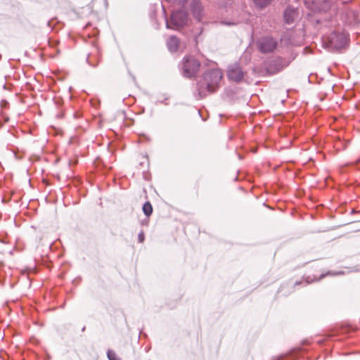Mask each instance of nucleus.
Returning a JSON list of instances; mask_svg holds the SVG:
<instances>
[{
  "label": "nucleus",
  "instance_id": "nucleus-1",
  "mask_svg": "<svg viewBox=\"0 0 360 360\" xmlns=\"http://www.w3.org/2000/svg\"><path fill=\"white\" fill-rule=\"evenodd\" d=\"M222 79V72L218 69H212L207 71L196 84L195 97L200 100L204 98L209 93L214 92L219 87Z\"/></svg>",
  "mask_w": 360,
  "mask_h": 360
},
{
  "label": "nucleus",
  "instance_id": "nucleus-14",
  "mask_svg": "<svg viewBox=\"0 0 360 360\" xmlns=\"http://www.w3.org/2000/svg\"><path fill=\"white\" fill-rule=\"evenodd\" d=\"M145 239V236L143 231H141L138 235V240L139 243H143Z\"/></svg>",
  "mask_w": 360,
  "mask_h": 360
},
{
  "label": "nucleus",
  "instance_id": "nucleus-12",
  "mask_svg": "<svg viewBox=\"0 0 360 360\" xmlns=\"http://www.w3.org/2000/svg\"><path fill=\"white\" fill-rule=\"evenodd\" d=\"M108 358L109 360H120L116 355V354L111 351V350H109L108 352Z\"/></svg>",
  "mask_w": 360,
  "mask_h": 360
},
{
  "label": "nucleus",
  "instance_id": "nucleus-18",
  "mask_svg": "<svg viewBox=\"0 0 360 360\" xmlns=\"http://www.w3.org/2000/svg\"><path fill=\"white\" fill-rule=\"evenodd\" d=\"M301 283H302V281H296V282L295 283V285H300V284H301Z\"/></svg>",
  "mask_w": 360,
  "mask_h": 360
},
{
  "label": "nucleus",
  "instance_id": "nucleus-3",
  "mask_svg": "<svg viewBox=\"0 0 360 360\" xmlns=\"http://www.w3.org/2000/svg\"><path fill=\"white\" fill-rule=\"evenodd\" d=\"M200 66V62L193 56H186L183 59V75L191 78L195 76Z\"/></svg>",
  "mask_w": 360,
  "mask_h": 360
},
{
  "label": "nucleus",
  "instance_id": "nucleus-17",
  "mask_svg": "<svg viewBox=\"0 0 360 360\" xmlns=\"http://www.w3.org/2000/svg\"><path fill=\"white\" fill-rule=\"evenodd\" d=\"M351 0H349V1H350ZM348 2V1H339L337 5L338 6H340V4H345V3Z\"/></svg>",
  "mask_w": 360,
  "mask_h": 360
},
{
  "label": "nucleus",
  "instance_id": "nucleus-4",
  "mask_svg": "<svg viewBox=\"0 0 360 360\" xmlns=\"http://www.w3.org/2000/svg\"><path fill=\"white\" fill-rule=\"evenodd\" d=\"M347 36L345 33L333 32L328 37L330 46L335 50L343 49L347 44Z\"/></svg>",
  "mask_w": 360,
  "mask_h": 360
},
{
  "label": "nucleus",
  "instance_id": "nucleus-20",
  "mask_svg": "<svg viewBox=\"0 0 360 360\" xmlns=\"http://www.w3.org/2000/svg\"><path fill=\"white\" fill-rule=\"evenodd\" d=\"M85 329H86V327H85V326H84V327L82 328V331H84V330H85Z\"/></svg>",
  "mask_w": 360,
  "mask_h": 360
},
{
  "label": "nucleus",
  "instance_id": "nucleus-19",
  "mask_svg": "<svg viewBox=\"0 0 360 360\" xmlns=\"http://www.w3.org/2000/svg\"><path fill=\"white\" fill-rule=\"evenodd\" d=\"M310 283V281H307L305 282V285H307V284H308V283Z\"/></svg>",
  "mask_w": 360,
  "mask_h": 360
},
{
  "label": "nucleus",
  "instance_id": "nucleus-9",
  "mask_svg": "<svg viewBox=\"0 0 360 360\" xmlns=\"http://www.w3.org/2000/svg\"><path fill=\"white\" fill-rule=\"evenodd\" d=\"M179 40L175 36H171L167 42V46L169 51L176 52L179 48Z\"/></svg>",
  "mask_w": 360,
  "mask_h": 360
},
{
  "label": "nucleus",
  "instance_id": "nucleus-13",
  "mask_svg": "<svg viewBox=\"0 0 360 360\" xmlns=\"http://www.w3.org/2000/svg\"><path fill=\"white\" fill-rule=\"evenodd\" d=\"M90 56L89 55L86 58V61L87 63H89V65H91V67H94V68H96L97 67L98 64V60L96 62V63H93L91 60H90Z\"/></svg>",
  "mask_w": 360,
  "mask_h": 360
},
{
  "label": "nucleus",
  "instance_id": "nucleus-16",
  "mask_svg": "<svg viewBox=\"0 0 360 360\" xmlns=\"http://www.w3.org/2000/svg\"><path fill=\"white\" fill-rule=\"evenodd\" d=\"M167 100V98H165L164 100H158V102L161 103H164L165 105H167V103L166 102V101Z\"/></svg>",
  "mask_w": 360,
  "mask_h": 360
},
{
  "label": "nucleus",
  "instance_id": "nucleus-7",
  "mask_svg": "<svg viewBox=\"0 0 360 360\" xmlns=\"http://www.w3.org/2000/svg\"><path fill=\"white\" fill-rule=\"evenodd\" d=\"M191 10L193 16L198 21H200L203 15V6L199 0H193L191 4Z\"/></svg>",
  "mask_w": 360,
  "mask_h": 360
},
{
  "label": "nucleus",
  "instance_id": "nucleus-8",
  "mask_svg": "<svg viewBox=\"0 0 360 360\" xmlns=\"http://www.w3.org/2000/svg\"><path fill=\"white\" fill-rule=\"evenodd\" d=\"M297 11L295 8L288 6L283 13V18L285 23L291 24L294 21V18Z\"/></svg>",
  "mask_w": 360,
  "mask_h": 360
},
{
  "label": "nucleus",
  "instance_id": "nucleus-2",
  "mask_svg": "<svg viewBox=\"0 0 360 360\" xmlns=\"http://www.w3.org/2000/svg\"><path fill=\"white\" fill-rule=\"evenodd\" d=\"M188 20V14L183 10L173 11L169 21H166L167 28L178 30L186 25Z\"/></svg>",
  "mask_w": 360,
  "mask_h": 360
},
{
  "label": "nucleus",
  "instance_id": "nucleus-6",
  "mask_svg": "<svg viewBox=\"0 0 360 360\" xmlns=\"http://www.w3.org/2000/svg\"><path fill=\"white\" fill-rule=\"evenodd\" d=\"M259 50L264 53L272 52L277 46V41L273 37H263L258 40Z\"/></svg>",
  "mask_w": 360,
  "mask_h": 360
},
{
  "label": "nucleus",
  "instance_id": "nucleus-10",
  "mask_svg": "<svg viewBox=\"0 0 360 360\" xmlns=\"http://www.w3.org/2000/svg\"><path fill=\"white\" fill-rule=\"evenodd\" d=\"M143 212L144 214L147 217H149L151 215L153 212V207L150 202L147 201L143 205Z\"/></svg>",
  "mask_w": 360,
  "mask_h": 360
},
{
  "label": "nucleus",
  "instance_id": "nucleus-21",
  "mask_svg": "<svg viewBox=\"0 0 360 360\" xmlns=\"http://www.w3.org/2000/svg\"><path fill=\"white\" fill-rule=\"evenodd\" d=\"M132 78H133V80L135 81L136 79H135V77L134 76H132Z\"/></svg>",
  "mask_w": 360,
  "mask_h": 360
},
{
  "label": "nucleus",
  "instance_id": "nucleus-11",
  "mask_svg": "<svg viewBox=\"0 0 360 360\" xmlns=\"http://www.w3.org/2000/svg\"><path fill=\"white\" fill-rule=\"evenodd\" d=\"M271 0H253L254 4L259 8H263L270 4Z\"/></svg>",
  "mask_w": 360,
  "mask_h": 360
},
{
  "label": "nucleus",
  "instance_id": "nucleus-15",
  "mask_svg": "<svg viewBox=\"0 0 360 360\" xmlns=\"http://www.w3.org/2000/svg\"><path fill=\"white\" fill-rule=\"evenodd\" d=\"M342 274V271H339V272L333 273V274H332V275H340V274ZM330 274H331V273L330 271H328L326 274V275H330ZM325 276H326V274H322L319 280H320L321 278H323Z\"/></svg>",
  "mask_w": 360,
  "mask_h": 360
},
{
  "label": "nucleus",
  "instance_id": "nucleus-5",
  "mask_svg": "<svg viewBox=\"0 0 360 360\" xmlns=\"http://www.w3.org/2000/svg\"><path fill=\"white\" fill-rule=\"evenodd\" d=\"M227 77L235 82H240L244 78V71L238 63L230 65L227 70Z\"/></svg>",
  "mask_w": 360,
  "mask_h": 360
}]
</instances>
